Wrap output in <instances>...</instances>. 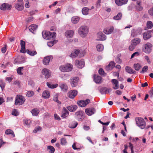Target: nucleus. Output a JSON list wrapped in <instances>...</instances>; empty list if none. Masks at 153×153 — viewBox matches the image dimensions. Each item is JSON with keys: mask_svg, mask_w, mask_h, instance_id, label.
<instances>
[{"mask_svg": "<svg viewBox=\"0 0 153 153\" xmlns=\"http://www.w3.org/2000/svg\"><path fill=\"white\" fill-rule=\"evenodd\" d=\"M25 99L24 97L22 95L17 96L16 98L15 104L21 105L25 102Z\"/></svg>", "mask_w": 153, "mask_h": 153, "instance_id": "obj_6", "label": "nucleus"}, {"mask_svg": "<svg viewBox=\"0 0 153 153\" xmlns=\"http://www.w3.org/2000/svg\"><path fill=\"white\" fill-rule=\"evenodd\" d=\"M24 121L25 123L27 126L30 125L31 123L30 120L25 119L24 120Z\"/></svg>", "mask_w": 153, "mask_h": 153, "instance_id": "obj_57", "label": "nucleus"}, {"mask_svg": "<svg viewBox=\"0 0 153 153\" xmlns=\"http://www.w3.org/2000/svg\"><path fill=\"white\" fill-rule=\"evenodd\" d=\"M137 5L136 6V9L138 10H141L143 9V7L141 6L140 1H138L137 2Z\"/></svg>", "mask_w": 153, "mask_h": 153, "instance_id": "obj_41", "label": "nucleus"}, {"mask_svg": "<svg viewBox=\"0 0 153 153\" xmlns=\"http://www.w3.org/2000/svg\"><path fill=\"white\" fill-rule=\"evenodd\" d=\"M20 42H21L20 45H21V47H25V42L22 40H21L20 41Z\"/></svg>", "mask_w": 153, "mask_h": 153, "instance_id": "obj_61", "label": "nucleus"}, {"mask_svg": "<svg viewBox=\"0 0 153 153\" xmlns=\"http://www.w3.org/2000/svg\"><path fill=\"white\" fill-rule=\"evenodd\" d=\"M77 94V92L76 90H72L68 93V96L71 98L73 99L76 96Z\"/></svg>", "mask_w": 153, "mask_h": 153, "instance_id": "obj_16", "label": "nucleus"}, {"mask_svg": "<svg viewBox=\"0 0 153 153\" xmlns=\"http://www.w3.org/2000/svg\"><path fill=\"white\" fill-rule=\"evenodd\" d=\"M50 92L48 91H45L42 93V97L45 98H48L50 97Z\"/></svg>", "mask_w": 153, "mask_h": 153, "instance_id": "obj_35", "label": "nucleus"}, {"mask_svg": "<svg viewBox=\"0 0 153 153\" xmlns=\"http://www.w3.org/2000/svg\"><path fill=\"white\" fill-rule=\"evenodd\" d=\"M47 150L50 153H53L55 151L54 147L51 146H48L47 147Z\"/></svg>", "mask_w": 153, "mask_h": 153, "instance_id": "obj_38", "label": "nucleus"}, {"mask_svg": "<svg viewBox=\"0 0 153 153\" xmlns=\"http://www.w3.org/2000/svg\"><path fill=\"white\" fill-rule=\"evenodd\" d=\"M26 51L27 54L32 56H33L37 54L36 51H31L29 49H27Z\"/></svg>", "mask_w": 153, "mask_h": 153, "instance_id": "obj_39", "label": "nucleus"}, {"mask_svg": "<svg viewBox=\"0 0 153 153\" xmlns=\"http://www.w3.org/2000/svg\"><path fill=\"white\" fill-rule=\"evenodd\" d=\"M34 94V92L33 91H28L27 92L26 94V96L28 97H32Z\"/></svg>", "mask_w": 153, "mask_h": 153, "instance_id": "obj_52", "label": "nucleus"}, {"mask_svg": "<svg viewBox=\"0 0 153 153\" xmlns=\"http://www.w3.org/2000/svg\"><path fill=\"white\" fill-rule=\"evenodd\" d=\"M37 27L38 26L37 25L32 24L28 28L31 32L34 34Z\"/></svg>", "mask_w": 153, "mask_h": 153, "instance_id": "obj_21", "label": "nucleus"}, {"mask_svg": "<svg viewBox=\"0 0 153 153\" xmlns=\"http://www.w3.org/2000/svg\"><path fill=\"white\" fill-rule=\"evenodd\" d=\"M140 41V39L139 38H135L131 40V43L133 44V45L136 46L137 45L139 44Z\"/></svg>", "mask_w": 153, "mask_h": 153, "instance_id": "obj_27", "label": "nucleus"}, {"mask_svg": "<svg viewBox=\"0 0 153 153\" xmlns=\"http://www.w3.org/2000/svg\"><path fill=\"white\" fill-rule=\"evenodd\" d=\"M43 37L46 39H50L54 38L56 36V33L55 32L51 33L49 31H43L42 32Z\"/></svg>", "mask_w": 153, "mask_h": 153, "instance_id": "obj_2", "label": "nucleus"}, {"mask_svg": "<svg viewBox=\"0 0 153 153\" xmlns=\"http://www.w3.org/2000/svg\"><path fill=\"white\" fill-rule=\"evenodd\" d=\"M79 19L78 17L75 16L73 17L71 19V22L74 24H76L79 21Z\"/></svg>", "mask_w": 153, "mask_h": 153, "instance_id": "obj_36", "label": "nucleus"}, {"mask_svg": "<svg viewBox=\"0 0 153 153\" xmlns=\"http://www.w3.org/2000/svg\"><path fill=\"white\" fill-rule=\"evenodd\" d=\"M31 112L33 116H37L38 114V112L37 109H33L31 111Z\"/></svg>", "mask_w": 153, "mask_h": 153, "instance_id": "obj_43", "label": "nucleus"}, {"mask_svg": "<svg viewBox=\"0 0 153 153\" xmlns=\"http://www.w3.org/2000/svg\"><path fill=\"white\" fill-rule=\"evenodd\" d=\"M58 95L57 94L55 95L53 97V100L55 102H56L58 104L60 105L61 104V102L58 100Z\"/></svg>", "mask_w": 153, "mask_h": 153, "instance_id": "obj_47", "label": "nucleus"}, {"mask_svg": "<svg viewBox=\"0 0 153 153\" xmlns=\"http://www.w3.org/2000/svg\"><path fill=\"white\" fill-rule=\"evenodd\" d=\"M69 112L65 107L63 108L62 112L61 117L63 118H66L69 115Z\"/></svg>", "mask_w": 153, "mask_h": 153, "instance_id": "obj_23", "label": "nucleus"}, {"mask_svg": "<svg viewBox=\"0 0 153 153\" xmlns=\"http://www.w3.org/2000/svg\"><path fill=\"white\" fill-rule=\"evenodd\" d=\"M56 43L55 41H50L47 42L48 45L50 47H52L53 45Z\"/></svg>", "mask_w": 153, "mask_h": 153, "instance_id": "obj_53", "label": "nucleus"}, {"mask_svg": "<svg viewBox=\"0 0 153 153\" xmlns=\"http://www.w3.org/2000/svg\"><path fill=\"white\" fill-rule=\"evenodd\" d=\"M128 0H115L116 4L119 6H121L127 4Z\"/></svg>", "mask_w": 153, "mask_h": 153, "instance_id": "obj_17", "label": "nucleus"}, {"mask_svg": "<svg viewBox=\"0 0 153 153\" xmlns=\"http://www.w3.org/2000/svg\"><path fill=\"white\" fill-rule=\"evenodd\" d=\"M94 79L95 82L97 84L100 83L102 82L101 77L97 75H94Z\"/></svg>", "mask_w": 153, "mask_h": 153, "instance_id": "obj_22", "label": "nucleus"}, {"mask_svg": "<svg viewBox=\"0 0 153 153\" xmlns=\"http://www.w3.org/2000/svg\"><path fill=\"white\" fill-rule=\"evenodd\" d=\"M152 46V45L149 42L144 44L143 48V51L146 53H150L151 51Z\"/></svg>", "mask_w": 153, "mask_h": 153, "instance_id": "obj_7", "label": "nucleus"}, {"mask_svg": "<svg viewBox=\"0 0 153 153\" xmlns=\"http://www.w3.org/2000/svg\"><path fill=\"white\" fill-rule=\"evenodd\" d=\"M97 51H101L103 50L104 47L102 45L99 44L97 46Z\"/></svg>", "mask_w": 153, "mask_h": 153, "instance_id": "obj_42", "label": "nucleus"}, {"mask_svg": "<svg viewBox=\"0 0 153 153\" xmlns=\"http://www.w3.org/2000/svg\"><path fill=\"white\" fill-rule=\"evenodd\" d=\"M84 113L81 110L76 112L75 114V117L79 121H82L84 118Z\"/></svg>", "mask_w": 153, "mask_h": 153, "instance_id": "obj_5", "label": "nucleus"}, {"mask_svg": "<svg viewBox=\"0 0 153 153\" xmlns=\"http://www.w3.org/2000/svg\"><path fill=\"white\" fill-rule=\"evenodd\" d=\"M149 13L150 15L153 16V7L149 10Z\"/></svg>", "mask_w": 153, "mask_h": 153, "instance_id": "obj_64", "label": "nucleus"}, {"mask_svg": "<svg viewBox=\"0 0 153 153\" xmlns=\"http://www.w3.org/2000/svg\"><path fill=\"white\" fill-rule=\"evenodd\" d=\"M142 30L140 28H138L137 29H133L131 30V36L134 37L137 36L138 35L140 34Z\"/></svg>", "mask_w": 153, "mask_h": 153, "instance_id": "obj_10", "label": "nucleus"}, {"mask_svg": "<svg viewBox=\"0 0 153 153\" xmlns=\"http://www.w3.org/2000/svg\"><path fill=\"white\" fill-rule=\"evenodd\" d=\"M80 53L79 50H75L74 52H73L70 55V56L73 58H75Z\"/></svg>", "mask_w": 153, "mask_h": 153, "instance_id": "obj_29", "label": "nucleus"}, {"mask_svg": "<svg viewBox=\"0 0 153 153\" xmlns=\"http://www.w3.org/2000/svg\"><path fill=\"white\" fill-rule=\"evenodd\" d=\"M23 67H19L17 69V73L20 75H22L23 73L22 72V70L23 68Z\"/></svg>", "mask_w": 153, "mask_h": 153, "instance_id": "obj_50", "label": "nucleus"}, {"mask_svg": "<svg viewBox=\"0 0 153 153\" xmlns=\"http://www.w3.org/2000/svg\"><path fill=\"white\" fill-rule=\"evenodd\" d=\"M90 100L87 99L85 100H81L77 102L78 105L81 107H84L90 102Z\"/></svg>", "mask_w": 153, "mask_h": 153, "instance_id": "obj_14", "label": "nucleus"}, {"mask_svg": "<svg viewBox=\"0 0 153 153\" xmlns=\"http://www.w3.org/2000/svg\"><path fill=\"white\" fill-rule=\"evenodd\" d=\"M53 57L52 56H47L45 57L43 59V64L45 65H48L51 59H52Z\"/></svg>", "mask_w": 153, "mask_h": 153, "instance_id": "obj_20", "label": "nucleus"}, {"mask_svg": "<svg viewBox=\"0 0 153 153\" xmlns=\"http://www.w3.org/2000/svg\"><path fill=\"white\" fill-rule=\"evenodd\" d=\"M72 65L69 64L62 65L59 67V70L63 72H67L71 71L72 69Z\"/></svg>", "mask_w": 153, "mask_h": 153, "instance_id": "obj_4", "label": "nucleus"}, {"mask_svg": "<svg viewBox=\"0 0 153 153\" xmlns=\"http://www.w3.org/2000/svg\"><path fill=\"white\" fill-rule=\"evenodd\" d=\"M137 125L141 129H144L146 126V122L141 117H137L135 119Z\"/></svg>", "mask_w": 153, "mask_h": 153, "instance_id": "obj_3", "label": "nucleus"}, {"mask_svg": "<svg viewBox=\"0 0 153 153\" xmlns=\"http://www.w3.org/2000/svg\"><path fill=\"white\" fill-rule=\"evenodd\" d=\"M139 55V53L138 52H135L131 56V59L134 58L135 56H138Z\"/></svg>", "mask_w": 153, "mask_h": 153, "instance_id": "obj_59", "label": "nucleus"}, {"mask_svg": "<svg viewBox=\"0 0 153 153\" xmlns=\"http://www.w3.org/2000/svg\"><path fill=\"white\" fill-rule=\"evenodd\" d=\"M85 111L87 115L91 116L94 113L95 110L94 108H89L86 109Z\"/></svg>", "mask_w": 153, "mask_h": 153, "instance_id": "obj_18", "label": "nucleus"}, {"mask_svg": "<svg viewBox=\"0 0 153 153\" xmlns=\"http://www.w3.org/2000/svg\"><path fill=\"white\" fill-rule=\"evenodd\" d=\"M135 46L133 45V44L131 43V45L129 47V50L130 51H132L135 48Z\"/></svg>", "mask_w": 153, "mask_h": 153, "instance_id": "obj_56", "label": "nucleus"}, {"mask_svg": "<svg viewBox=\"0 0 153 153\" xmlns=\"http://www.w3.org/2000/svg\"><path fill=\"white\" fill-rule=\"evenodd\" d=\"M20 52L21 53H25L26 52L25 47H21V48L20 51Z\"/></svg>", "mask_w": 153, "mask_h": 153, "instance_id": "obj_62", "label": "nucleus"}, {"mask_svg": "<svg viewBox=\"0 0 153 153\" xmlns=\"http://www.w3.org/2000/svg\"><path fill=\"white\" fill-rule=\"evenodd\" d=\"M65 34L66 36L70 38L73 36L74 34V32L71 30H68L65 32Z\"/></svg>", "mask_w": 153, "mask_h": 153, "instance_id": "obj_26", "label": "nucleus"}, {"mask_svg": "<svg viewBox=\"0 0 153 153\" xmlns=\"http://www.w3.org/2000/svg\"><path fill=\"white\" fill-rule=\"evenodd\" d=\"M0 87L2 90L4 88L5 84L3 81L2 79H0Z\"/></svg>", "mask_w": 153, "mask_h": 153, "instance_id": "obj_55", "label": "nucleus"}, {"mask_svg": "<svg viewBox=\"0 0 153 153\" xmlns=\"http://www.w3.org/2000/svg\"><path fill=\"white\" fill-rule=\"evenodd\" d=\"M12 114L13 115L17 116L19 115V114L16 109H14L12 111Z\"/></svg>", "mask_w": 153, "mask_h": 153, "instance_id": "obj_58", "label": "nucleus"}, {"mask_svg": "<svg viewBox=\"0 0 153 153\" xmlns=\"http://www.w3.org/2000/svg\"><path fill=\"white\" fill-rule=\"evenodd\" d=\"M99 73L100 75H103L104 74V72L102 69L100 68L99 70Z\"/></svg>", "mask_w": 153, "mask_h": 153, "instance_id": "obj_60", "label": "nucleus"}, {"mask_svg": "<svg viewBox=\"0 0 153 153\" xmlns=\"http://www.w3.org/2000/svg\"><path fill=\"white\" fill-rule=\"evenodd\" d=\"M147 26L148 29L152 28L153 26L152 22L151 21H148L147 22Z\"/></svg>", "mask_w": 153, "mask_h": 153, "instance_id": "obj_48", "label": "nucleus"}, {"mask_svg": "<svg viewBox=\"0 0 153 153\" xmlns=\"http://www.w3.org/2000/svg\"><path fill=\"white\" fill-rule=\"evenodd\" d=\"M78 124V123L77 122L74 121L70 124L69 126L70 128H75Z\"/></svg>", "mask_w": 153, "mask_h": 153, "instance_id": "obj_44", "label": "nucleus"}, {"mask_svg": "<svg viewBox=\"0 0 153 153\" xmlns=\"http://www.w3.org/2000/svg\"><path fill=\"white\" fill-rule=\"evenodd\" d=\"M152 31H151L146 32L143 33V39L145 40H146L149 39L152 35Z\"/></svg>", "mask_w": 153, "mask_h": 153, "instance_id": "obj_19", "label": "nucleus"}, {"mask_svg": "<svg viewBox=\"0 0 153 153\" xmlns=\"http://www.w3.org/2000/svg\"><path fill=\"white\" fill-rule=\"evenodd\" d=\"M24 4L17 3L15 5V8L19 10H22L24 8Z\"/></svg>", "mask_w": 153, "mask_h": 153, "instance_id": "obj_32", "label": "nucleus"}, {"mask_svg": "<svg viewBox=\"0 0 153 153\" xmlns=\"http://www.w3.org/2000/svg\"><path fill=\"white\" fill-rule=\"evenodd\" d=\"M75 64L76 66L79 68H82L84 66L85 62L83 59H81L80 60H76L75 61Z\"/></svg>", "mask_w": 153, "mask_h": 153, "instance_id": "obj_11", "label": "nucleus"}, {"mask_svg": "<svg viewBox=\"0 0 153 153\" xmlns=\"http://www.w3.org/2000/svg\"><path fill=\"white\" fill-rule=\"evenodd\" d=\"M102 92H101L102 94H106L111 91V88H103L101 89Z\"/></svg>", "mask_w": 153, "mask_h": 153, "instance_id": "obj_34", "label": "nucleus"}, {"mask_svg": "<svg viewBox=\"0 0 153 153\" xmlns=\"http://www.w3.org/2000/svg\"><path fill=\"white\" fill-rule=\"evenodd\" d=\"M12 7V5H9L7 3H4L1 5L0 9L1 10L4 11L6 10H10L11 9Z\"/></svg>", "mask_w": 153, "mask_h": 153, "instance_id": "obj_9", "label": "nucleus"}, {"mask_svg": "<svg viewBox=\"0 0 153 153\" xmlns=\"http://www.w3.org/2000/svg\"><path fill=\"white\" fill-rule=\"evenodd\" d=\"M88 28L85 26H81L78 30L79 34L82 37H85L88 34Z\"/></svg>", "mask_w": 153, "mask_h": 153, "instance_id": "obj_1", "label": "nucleus"}, {"mask_svg": "<svg viewBox=\"0 0 153 153\" xmlns=\"http://www.w3.org/2000/svg\"><path fill=\"white\" fill-rule=\"evenodd\" d=\"M111 82L113 83V85H114L113 88L115 89H117L119 88L118 82L116 79H113L111 80Z\"/></svg>", "mask_w": 153, "mask_h": 153, "instance_id": "obj_28", "label": "nucleus"}, {"mask_svg": "<svg viewBox=\"0 0 153 153\" xmlns=\"http://www.w3.org/2000/svg\"><path fill=\"white\" fill-rule=\"evenodd\" d=\"M5 133L7 135L11 134L13 137L15 136L14 132L11 130L8 129L6 130Z\"/></svg>", "mask_w": 153, "mask_h": 153, "instance_id": "obj_37", "label": "nucleus"}, {"mask_svg": "<svg viewBox=\"0 0 153 153\" xmlns=\"http://www.w3.org/2000/svg\"><path fill=\"white\" fill-rule=\"evenodd\" d=\"M25 62V58L24 56H19L16 58L14 61V64H19Z\"/></svg>", "mask_w": 153, "mask_h": 153, "instance_id": "obj_8", "label": "nucleus"}, {"mask_svg": "<svg viewBox=\"0 0 153 153\" xmlns=\"http://www.w3.org/2000/svg\"><path fill=\"white\" fill-rule=\"evenodd\" d=\"M148 69V67L147 66H145L143 68L142 71H140V72L141 73L143 74L145 72H146L147 71Z\"/></svg>", "mask_w": 153, "mask_h": 153, "instance_id": "obj_54", "label": "nucleus"}, {"mask_svg": "<svg viewBox=\"0 0 153 153\" xmlns=\"http://www.w3.org/2000/svg\"><path fill=\"white\" fill-rule=\"evenodd\" d=\"M114 30V27L112 26H110L105 28L103 32L106 34H110L113 32Z\"/></svg>", "mask_w": 153, "mask_h": 153, "instance_id": "obj_15", "label": "nucleus"}, {"mask_svg": "<svg viewBox=\"0 0 153 153\" xmlns=\"http://www.w3.org/2000/svg\"><path fill=\"white\" fill-rule=\"evenodd\" d=\"M47 85L48 87L51 88H55L58 86L57 84H56L55 85L51 84L49 82H48L47 83Z\"/></svg>", "mask_w": 153, "mask_h": 153, "instance_id": "obj_46", "label": "nucleus"}, {"mask_svg": "<svg viewBox=\"0 0 153 153\" xmlns=\"http://www.w3.org/2000/svg\"><path fill=\"white\" fill-rule=\"evenodd\" d=\"M78 80L79 78L78 77H74L71 80V85L72 87H75L77 85Z\"/></svg>", "mask_w": 153, "mask_h": 153, "instance_id": "obj_24", "label": "nucleus"}, {"mask_svg": "<svg viewBox=\"0 0 153 153\" xmlns=\"http://www.w3.org/2000/svg\"><path fill=\"white\" fill-rule=\"evenodd\" d=\"M67 143L66 139L65 138H62L61 139V143L62 145H65Z\"/></svg>", "mask_w": 153, "mask_h": 153, "instance_id": "obj_51", "label": "nucleus"}, {"mask_svg": "<svg viewBox=\"0 0 153 153\" xmlns=\"http://www.w3.org/2000/svg\"><path fill=\"white\" fill-rule=\"evenodd\" d=\"M89 10H90V9H89L86 7H84L82 10V13L85 15H87L88 14Z\"/></svg>", "mask_w": 153, "mask_h": 153, "instance_id": "obj_40", "label": "nucleus"}, {"mask_svg": "<svg viewBox=\"0 0 153 153\" xmlns=\"http://www.w3.org/2000/svg\"><path fill=\"white\" fill-rule=\"evenodd\" d=\"M77 108L76 105H71L67 107V109L71 112H74L75 111Z\"/></svg>", "mask_w": 153, "mask_h": 153, "instance_id": "obj_30", "label": "nucleus"}, {"mask_svg": "<svg viewBox=\"0 0 153 153\" xmlns=\"http://www.w3.org/2000/svg\"><path fill=\"white\" fill-rule=\"evenodd\" d=\"M33 19V17L32 16H31L29 17L26 19V21L27 22H29L32 21Z\"/></svg>", "mask_w": 153, "mask_h": 153, "instance_id": "obj_63", "label": "nucleus"}, {"mask_svg": "<svg viewBox=\"0 0 153 153\" xmlns=\"http://www.w3.org/2000/svg\"><path fill=\"white\" fill-rule=\"evenodd\" d=\"M97 40L99 41H103L106 39V36L102 32H98L97 35Z\"/></svg>", "mask_w": 153, "mask_h": 153, "instance_id": "obj_12", "label": "nucleus"}, {"mask_svg": "<svg viewBox=\"0 0 153 153\" xmlns=\"http://www.w3.org/2000/svg\"><path fill=\"white\" fill-rule=\"evenodd\" d=\"M115 63L114 62H111L109 64L106 66L105 69L108 71L111 70L114 67Z\"/></svg>", "mask_w": 153, "mask_h": 153, "instance_id": "obj_25", "label": "nucleus"}, {"mask_svg": "<svg viewBox=\"0 0 153 153\" xmlns=\"http://www.w3.org/2000/svg\"><path fill=\"white\" fill-rule=\"evenodd\" d=\"M59 86L62 90L63 91H66L68 89L67 85L65 83H60Z\"/></svg>", "mask_w": 153, "mask_h": 153, "instance_id": "obj_31", "label": "nucleus"}, {"mask_svg": "<svg viewBox=\"0 0 153 153\" xmlns=\"http://www.w3.org/2000/svg\"><path fill=\"white\" fill-rule=\"evenodd\" d=\"M134 67L136 71H138L141 67V65L139 63L134 64Z\"/></svg>", "mask_w": 153, "mask_h": 153, "instance_id": "obj_49", "label": "nucleus"}, {"mask_svg": "<svg viewBox=\"0 0 153 153\" xmlns=\"http://www.w3.org/2000/svg\"><path fill=\"white\" fill-rule=\"evenodd\" d=\"M125 70L126 72L129 74H135L136 72L132 69L131 68V67L128 66H127L126 67Z\"/></svg>", "mask_w": 153, "mask_h": 153, "instance_id": "obj_33", "label": "nucleus"}, {"mask_svg": "<svg viewBox=\"0 0 153 153\" xmlns=\"http://www.w3.org/2000/svg\"><path fill=\"white\" fill-rule=\"evenodd\" d=\"M122 16V13H119L116 16H114L113 19L116 20H119L121 19Z\"/></svg>", "mask_w": 153, "mask_h": 153, "instance_id": "obj_45", "label": "nucleus"}, {"mask_svg": "<svg viewBox=\"0 0 153 153\" xmlns=\"http://www.w3.org/2000/svg\"><path fill=\"white\" fill-rule=\"evenodd\" d=\"M42 74L45 76L46 78H48L51 76L50 71L46 68H43L42 71Z\"/></svg>", "mask_w": 153, "mask_h": 153, "instance_id": "obj_13", "label": "nucleus"}]
</instances>
